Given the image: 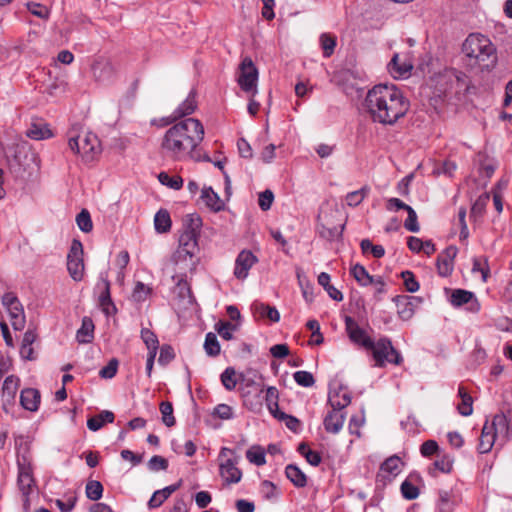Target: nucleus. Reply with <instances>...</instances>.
<instances>
[{
	"label": "nucleus",
	"mask_w": 512,
	"mask_h": 512,
	"mask_svg": "<svg viewBox=\"0 0 512 512\" xmlns=\"http://www.w3.org/2000/svg\"><path fill=\"white\" fill-rule=\"evenodd\" d=\"M203 124L196 118H185L169 127L161 140L162 154L174 161L200 160L196 149L204 139Z\"/></svg>",
	"instance_id": "nucleus-1"
},
{
	"label": "nucleus",
	"mask_w": 512,
	"mask_h": 512,
	"mask_svg": "<svg viewBox=\"0 0 512 512\" xmlns=\"http://www.w3.org/2000/svg\"><path fill=\"white\" fill-rule=\"evenodd\" d=\"M409 101L395 85L377 84L364 100V107L373 122L394 125L409 110Z\"/></svg>",
	"instance_id": "nucleus-2"
},
{
	"label": "nucleus",
	"mask_w": 512,
	"mask_h": 512,
	"mask_svg": "<svg viewBox=\"0 0 512 512\" xmlns=\"http://www.w3.org/2000/svg\"><path fill=\"white\" fill-rule=\"evenodd\" d=\"M68 147L85 164L96 161L102 153V146L98 136L90 131L77 135L70 132Z\"/></svg>",
	"instance_id": "nucleus-3"
},
{
	"label": "nucleus",
	"mask_w": 512,
	"mask_h": 512,
	"mask_svg": "<svg viewBox=\"0 0 512 512\" xmlns=\"http://www.w3.org/2000/svg\"><path fill=\"white\" fill-rule=\"evenodd\" d=\"M462 52L469 59L485 62L491 57L495 60L496 48L489 38L482 34H470L462 45Z\"/></svg>",
	"instance_id": "nucleus-4"
},
{
	"label": "nucleus",
	"mask_w": 512,
	"mask_h": 512,
	"mask_svg": "<svg viewBox=\"0 0 512 512\" xmlns=\"http://www.w3.org/2000/svg\"><path fill=\"white\" fill-rule=\"evenodd\" d=\"M508 430V422L504 414L495 415L490 423L486 421L478 444L479 453H488L498 437L507 436Z\"/></svg>",
	"instance_id": "nucleus-5"
},
{
	"label": "nucleus",
	"mask_w": 512,
	"mask_h": 512,
	"mask_svg": "<svg viewBox=\"0 0 512 512\" xmlns=\"http://www.w3.org/2000/svg\"><path fill=\"white\" fill-rule=\"evenodd\" d=\"M366 350L372 352L375 366L384 367L386 363L400 365L403 358L392 345V342L387 337H381L377 341H372V347H368Z\"/></svg>",
	"instance_id": "nucleus-6"
},
{
	"label": "nucleus",
	"mask_w": 512,
	"mask_h": 512,
	"mask_svg": "<svg viewBox=\"0 0 512 512\" xmlns=\"http://www.w3.org/2000/svg\"><path fill=\"white\" fill-rule=\"evenodd\" d=\"M218 461L220 476L226 484L230 485L240 482L242 472L237 467L239 456L232 449L222 447L218 455Z\"/></svg>",
	"instance_id": "nucleus-7"
},
{
	"label": "nucleus",
	"mask_w": 512,
	"mask_h": 512,
	"mask_svg": "<svg viewBox=\"0 0 512 512\" xmlns=\"http://www.w3.org/2000/svg\"><path fill=\"white\" fill-rule=\"evenodd\" d=\"M111 284L108 271H101L94 287V295L97 297V304L106 317L116 314L117 308L111 298Z\"/></svg>",
	"instance_id": "nucleus-8"
},
{
	"label": "nucleus",
	"mask_w": 512,
	"mask_h": 512,
	"mask_svg": "<svg viewBox=\"0 0 512 512\" xmlns=\"http://www.w3.org/2000/svg\"><path fill=\"white\" fill-rule=\"evenodd\" d=\"M67 270L70 277L80 282L84 278L85 265L83 260V245L79 240L74 239L67 255Z\"/></svg>",
	"instance_id": "nucleus-9"
},
{
	"label": "nucleus",
	"mask_w": 512,
	"mask_h": 512,
	"mask_svg": "<svg viewBox=\"0 0 512 512\" xmlns=\"http://www.w3.org/2000/svg\"><path fill=\"white\" fill-rule=\"evenodd\" d=\"M236 77L239 87L248 97L257 95L259 79L257 66H239Z\"/></svg>",
	"instance_id": "nucleus-10"
},
{
	"label": "nucleus",
	"mask_w": 512,
	"mask_h": 512,
	"mask_svg": "<svg viewBox=\"0 0 512 512\" xmlns=\"http://www.w3.org/2000/svg\"><path fill=\"white\" fill-rule=\"evenodd\" d=\"M336 67L337 69L331 72V81L341 86L346 93H348L349 89L356 88L357 80L361 79V73L348 66Z\"/></svg>",
	"instance_id": "nucleus-11"
},
{
	"label": "nucleus",
	"mask_w": 512,
	"mask_h": 512,
	"mask_svg": "<svg viewBox=\"0 0 512 512\" xmlns=\"http://www.w3.org/2000/svg\"><path fill=\"white\" fill-rule=\"evenodd\" d=\"M247 387L250 389L242 393L243 405L253 413H260L263 408L264 386L252 381Z\"/></svg>",
	"instance_id": "nucleus-12"
},
{
	"label": "nucleus",
	"mask_w": 512,
	"mask_h": 512,
	"mask_svg": "<svg viewBox=\"0 0 512 512\" xmlns=\"http://www.w3.org/2000/svg\"><path fill=\"white\" fill-rule=\"evenodd\" d=\"M345 330L350 341L356 345H359L365 349L372 347L373 339L366 333V331L359 326L357 321L350 317L345 316L344 318Z\"/></svg>",
	"instance_id": "nucleus-13"
},
{
	"label": "nucleus",
	"mask_w": 512,
	"mask_h": 512,
	"mask_svg": "<svg viewBox=\"0 0 512 512\" xmlns=\"http://www.w3.org/2000/svg\"><path fill=\"white\" fill-rule=\"evenodd\" d=\"M17 486L21 495L33 493L36 481L30 463L18 462Z\"/></svg>",
	"instance_id": "nucleus-14"
},
{
	"label": "nucleus",
	"mask_w": 512,
	"mask_h": 512,
	"mask_svg": "<svg viewBox=\"0 0 512 512\" xmlns=\"http://www.w3.org/2000/svg\"><path fill=\"white\" fill-rule=\"evenodd\" d=\"M257 257L250 250H242L236 257L233 274L238 280H245L249 270L257 263Z\"/></svg>",
	"instance_id": "nucleus-15"
},
{
	"label": "nucleus",
	"mask_w": 512,
	"mask_h": 512,
	"mask_svg": "<svg viewBox=\"0 0 512 512\" xmlns=\"http://www.w3.org/2000/svg\"><path fill=\"white\" fill-rule=\"evenodd\" d=\"M402 461L397 455L390 456L380 466L376 481L385 485L401 472Z\"/></svg>",
	"instance_id": "nucleus-16"
},
{
	"label": "nucleus",
	"mask_w": 512,
	"mask_h": 512,
	"mask_svg": "<svg viewBox=\"0 0 512 512\" xmlns=\"http://www.w3.org/2000/svg\"><path fill=\"white\" fill-rule=\"evenodd\" d=\"M450 303L454 307L467 305V310L470 312H478L480 310V304L474 293L464 289L453 290L450 296Z\"/></svg>",
	"instance_id": "nucleus-17"
},
{
	"label": "nucleus",
	"mask_w": 512,
	"mask_h": 512,
	"mask_svg": "<svg viewBox=\"0 0 512 512\" xmlns=\"http://www.w3.org/2000/svg\"><path fill=\"white\" fill-rule=\"evenodd\" d=\"M197 237L194 229H185L179 237L178 254L185 251L186 254L196 256L199 251Z\"/></svg>",
	"instance_id": "nucleus-18"
},
{
	"label": "nucleus",
	"mask_w": 512,
	"mask_h": 512,
	"mask_svg": "<svg viewBox=\"0 0 512 512\" xmlns=\"http://www.w3.org/2000/svg\"><path fill=\"white\" fill-rule=\"evenodd\" d=\"M346 413L343 410L333 409L327 413L323 425L328 433L337 434L343 428Z\"/></svg>",
	"instance_id": "nucleus-19"
},
{
	"label": "nucleus",
	"mask_w": 512,
	"mask_h": 512,
	"mask_svg": "<svg viewBox=\"0 0 512 512\" xmlns=\"http://www.w3.org/2000/svg\"><path fill=\"white\" fill-rule=\"evenodd\" d=\"M328 403L333 409L344 410L351 403L350 392L343 387L330 389Z\"/></svg>",
	"instance_id": "nucleus-20"
},
{
	"label": "nucleus",
	"mask_w": 512,
	"mask_h": 512,
	"mask_svg": "<svg viewBox=\"0 0 512 512\" xmlns=\"http://www.w3.org/2000/svg\"><path fill=\"white\" fill-rule=\"evenodd\" d=\"M26 135L33 140H45L53 136L49 125L42 119L33 120L26 130Z\"/></svg>",
	"instance_id": "nucleus-21"
},
{
	"label": "nucleus",
	"mask_w": 512,
	"mask_h": 512,
	"mask_svg": "<svg viewBox=\"0 0 512 512\" xmlns=\"http://www.w3.org/2000/svg\"><path fill=\"white\" fill-rule=\"evenodd\" d=\"M41 395L35 388H25L20 393V404L23 409L36 412L39 409Z\"/></svg>",
	"instance_id": "nucleus-22"
},
{
	"label": "nucleus",
	"mask_w": 512,
	"mask_h": 512,
	"mask_svg": "<svg viewBox=\"0 0 512 512\" xmlns=\"http://www.w3.org/2000/svg\"><path fill=\"white\" fill-rule=\"evenodd\" d=\"M19 385V377L15 375H9L5 378L2 386V400L4 409L7 403L11 404L14 402Z\"/></svg>",
	"instance_id": "nucleus-23"
},
{
	"label": "nucleus",
	"mask_w": 512,
	"mask_h": 512,
	"mask_svg": "<svg viewBox=\"0 0 512 512\" xmlns=\"http://www.w3.org/2000/svg\"><path fill=\"white\" fill-rule=\"evenodd\" d=\"M197 108L196 92L191 90L186 99L173 111L174 120L191 115Z\"/></svg>",
	"instance_id": "nucleus-24"
},
{
	"label": "nucleus",
	"mask_w": 512,
	"mask_h": 512,
	"mask_svg": "<svg viewBox=\"0 0 512 512\" xmlns=\"http://www.w3.org/2000/svg\"><path fill=\"white\" fill-rule=\"evenodd\" d=\"M279 391L275 386L264 387L263 404L265 403L269 413L275 418L281 411L279 409Z\"/></svg>",
	"instance_id": "nucleus-25"
},
{
	"label": "nucleus",
	"mask_w": 512,
	"mask_h": 512,
	"mask_svg": "<svg viewBox=\"0 0 512 512\" xmlns=\"http://www.w3.org/2000/svg\"><path fill=\"white\" fill-rule=\"evenodd\" d=\"M454 458L450 454L446 452H439L437 454V459L433 463V467L429 469V473L432 476H436L435 471H440L442 473H450L453 468Z\"/></svg>",
	"instance_id": "nucleus-26"
},
{
	"label": "nucleus",
	"mask_w": 512,
	"mask_h": 512,
	"mask_svg": "<svg viewBox=\"0 0 512 512\" xmlns=\"http://www.w3.org/2000/svg\"><path fill=\"white\" fill-rule=\"evenodd\" d=\"M172 262L178 268V271L193 270L197 264V257L195 255L186 254L185 251H181L178 254V250L172 255Z\"/></svg>",
	"instance_id": "nucleus-27"
},
{
	"label": "nucleus",
	"mask_w": 512,
	"mask_h": 512,
	"mask_svg": "<svg viewBox=\"0 0 512 512\" xmlns=\"http://www.w3.org/2000/svg\"><path fill=\"white\" fill-rule=\"evenodd\" d=\"M115 416L113 412L104 410L87 420V427L91 431L100 430L106 423H113Z\"/></svg>",
	"instance_id": "nucleus-28"
},
{
	"label": "nucleus",
	"mask_w": 512,
	"mask_h": 512,
	"mask_svg": "<svg viewBox=\"0 0 512 512\" xmlns=\"http://www.w3.org/2000/svg\"><path fill=\"white\" fill-rule=\"evenodd\" d=\"M172 221L169 212L166 209H160L154 216V228L158 234H164L170 231Z\"/></svg>",
	"instance_id": "nucleus-29"
},
{
	"label": "nucleus",
	"mask_w": 512,
	"mask_h": 512,
	"mask_svg": "<svg viewBox=\"0 0 512 512\" xmlns=\"http://www.w3.org/2000/svg\"><path fill=\"white\" fill-rule=\"evenodd\" d=\"M42 73L47 74L49 76V80L46 83V89L51 95H58L60 93H63L66 89V82L64 79L58 78V71H55L56 78L55 81L51 80L52 71L50 69H47L46 66L41 67Z\"/></svg>",
	"instance_id": "nucleus-30"
},
{
	"label": "nucleus",
	"mask_w": 512,
	"mask_h": 512,
	"mask_svg": "<svg viewBox=\"0 0 512 512\" xmlns=\"http://www.w3.org/2000/svg\"><path fill=\"white\" fill-rule=\"evenodd\" d=\"M396 306H397V313L398 316L404 320L407 321L411 319L414 315V306L411 300L408 297L405 296H397L394 299Z\"/></svg>",
	"instance_id": "nucleus-31"
},
{
	"label": "nucleus",
	"mask_w": 512,
	"mask_h": 512,
	"mask_svg": "<svg viewBox=\"0 0 512 512\" xmlns=\"http://www.w3.org/2000/svg\"><path fill=\"white\" fill-rule=\"evenodd\" d=\"M201 198L206 206L213 211H220L224 206L218 194L211 187H205L202 189Z\"/></svg>",
	"instance_id": "nucleus-32"
},
{
	"label": "nucleus",
	"mask_w": 512,
	"mask_h": 512,
	"mask_svg": "<svg viewBox=\"0 0 512 512\" xmlns=\"http://www.w3.org/2000/svg\"><path fill=\"white\" fill-rule=\"evenodd\" d=\"M94 324L91 318L84 317L76 338L79 343H89L93 339Z\"/></svg>",
	"instance_id": "nucleus-33"
},
{
	"label": "nucleus",
	"mask_w": 512,
	"mask_h": 512,
	"mask_svg": "<svg viewBox=\"0 0 512 512\" xmlns=\"http://www.w3.org/2000/svg\"><path fill=\"white\" fill-rule=\"evenodd\" d=\"M350 273L360 286L366 287L373 283L374 276L370 275L366 268L360 264H355Z\"/></svg>",
	"instance_id": "nucleus-34"
},
{
	"label": "nucleus",
	"mask_w": 512,
	"mask_h": 512,
	"mask_svg": "<svg viewBox=\"0 0 512 512\" xmlns=\"http://www.w3.org/2000/svg\"><path fill=\"white\" fill-rule=\"evenodd\" d=\"M285 474L296 487H304L307 484L306 475L296 465H287Z\"/></svg>",
	"instance_id": "nucleus-35"
},
{
	"label": "nucleus",
	"mask_w": 512,
	"mask_h": 512,
	"mask_svg": "<svg viewBox=\"0 0 512 512\" xmlns=\"http://www.w3.org/2000/svg\"><path fill=\"white\" fill-rule=\"evenodd\" d=\"M10 316L11 325L15 330H22L25 326V315L24 310L19 303L16 306L11 307L7 310Z\"/></svg>",
	"instance_id": "nucleus-36"
},
{
	"label": "nucleus",
	"mask_w": 512,
	"mask_h": 512,
	"mask_svg": "<svg viewBox=\"0 0 512 512\" xmlns=\"http://www.w3.org/2000/svg\"><path fill=\"white\" fill-rule=\"evenodd\" d=\"M458 395L461 398V403L458 404V411L462 416H469L473 412L472 397L467 393L464 387L458 388Z\"/></svg>",
	"instance_id": "nucleus-37"
},
{
	"label": "nucleus",
	"mask_w": 512,
	"mask_h": 512,
	"mask_svg": "<svg viewBox=\"0 0 512 512\" xmlns=\"http://www.w3.org/2000/svg\"><path fill=\"white\" fill-rule=\"evenodd\" d=\"M246 458L250 463L256 466H263L266 463L265 451L259 445L249 448L246 451Z\"/></svg>",
	"instance_id": "nucleus-38"
},
{
	"label": "nucleus",
	"mask_w": 512,
	"mask_h": 512,
	"mask_svg": "<svg viewBox=\"0 0 512 512\" xmlns=\"http://www.w3.org/2000/svg\"><path fill=\"white\" fill-rule=\"evenodd\" d=\"M297 451L306 459V461L312 466H318L322 457L319 452L311 450L306 443H300Z\"/></svg>",
	"instance_id": "nucleus-39"
},
{
	"label": "nucleus",
	"mask_w": 512,
	"mask_h": 512,
	"mask_svg": "<svg viewBox=\"0 0 512 512\" xmlns=\"http://www.w3.org/2000/svg\"><path fill=\"white\" fill-rule=\"evenodd\" d=\"M452 251V256H455L456 249L450 248L447 250V253H450ZM452 259L450 254H448L446 257L439 256L437 259V270L439 275L446 277L452 272Z\"/></svg>",
	"instance_id": "nucleus-40"
},
{
	"label": "nucleus",
	"mask_w": 512,
	"mask_h": 512,
	"mask_svg": "<svg viewBox=\"0 0 512 512\" xmlns=\"http://www.w3.org/2000/svg\"><path fill=\"white\" fill-rule=\"evenodd\" d=\"M186 271H178L172 276V281L179 289V295L181 297L191 296V289L186 280Z\"/></svg>",
	"instance_id": "nucleus-41"
},
{
	"label": "nucleus",
	"mask_w": 512,
	"mask_h": 512,
	"mask_svg": "<svg viewBox=\"0 0 512 512\" xmlns=\"http://www.w3.org/2000/svg\"><path fill=\"white\" fill-rule=\"evenodd\" d=\"M369 192L370 188L368 186H364L359 190L349 192L346 195L347 205L351 207L358 206L368 196Z\"/></svg>",
	"instance_id": "nucleus-42"
},
{
	"label": "nucleus",
	"mask_w": 512,
	"mask_h": 512,
	"mask_svg": "<svg viewBox=\"0 0 512 512\" xmlns=\"http://www.w3.org/2000/svg\"><path fill=\"white\" fill-rule=\"evenodd\" d=\"M254 309L261 317H266L272 322H278L280 320L279 311L275 307L263 303H255Z\"/></svg>",
	"instance_id": "nucleus-43"
},
{
	"label": "nucleus",
	"mask_w": 512,
	"mask_h": 512,
	"mask_svg": "<svg viewBox=\"0 0 512 512\" xmlns=\"http://www.w3.org/2000/svg\"><path fill=\"white\" fill-rule=\"evenodd\" d=\"M336 36L330 33H323L320 36V45L323 50V55L329 57L333 54L336 46Z\"/></svg>",
	"instance_id": "nucleus-44"
},
{
	"label": "nucleus",
	"mask_w": 512,
	"mask_h": 512,
	"mask_svg": "<svg viewBox=\"0 0 512 512\" xmlns=\"http://www.w3.org/2000/svg\"><path fill=\"white\" fill-rule=\"evenodd\" d=\"M204 349L207 355L215 357L220 353V344L217 340V336L209 332L205 336Z\"/></svg>",
	"instance_id": "nucleus-45"
},
{
	"label": "nucleus",
	"mask_w": 512,
	"mask_h": 512,
	"mask_svg": "<svg viewBox=\"0 0 512 512\" xmlns=\"http://www.w3.org/2000/svg\"><path fill=\"white\" fill-rule=\"evenodd\" d=\"M221 383L226 390L232 391L236 388V371L233 367H227L220 376Z\"/></svg>",
	"instance_id": "nucleus-46"
},
{
	"label": "nucleus",
	"mask_w": 512,
	"mask_h": 512,
	"mask_svg": "<svg viewBox=\"0 0 512 512\" xmlns=\"http://www.w3.org/2000/svg\"><path fill=\"white\" fill-rule=\"evenodd\" d=\"M159 409H160L161 416H162V422L167 427L174 426L175 423H176V420H175V417L173 415L172 403L168 402V401H163V402L160 403Z\"/></svg>",
	"instance_id": "nucleus-47"
},
{
	"label": "nucleus",
	"mask_w": 512,
	"mask_h": 512,
	"mask_svg": "<svg viewBox=\"0 0 512 512\" xmlns=\"http://www.w3.org/2000/svg\"><path fill=\"white\" fill-rule=\"evenodd\" d=\"M438 509L440 512H452L454 502L452 493L446 490L439 491Z\"/></svg>",
	"instance_id": "nucleus-48"
},
{
	"label": "nucleus",
	"mask_w": 512,
	"mask_h": 512,
	"mask_svg": "<svg viewBox=\"0 0 512 512\" xmlns=\"http://www.w3.org/2000/svg\"><path fill=\"white\" fill-rule=\"evenodd\" d=\"M103 495V486L99 481L92 480L86 485V496L92 501L99 500Z\"/></svg>",
	"instance_id": "nucleus-49"
},
{
	"label": "nucleus",
	"mask_w": 512,
	"mask_h": 512,
	"mask_svg": "<svg viewBox=\"0 0 512 512\" xmlns=\"http://www.w3.org/2000/svg\"><path fill=\"white\" fill-rule=\"evenodd\" d=\"M158 179L161 184L175 190H178L183 186V179L180 176H170L165 172H161Z\"/></svg>",
	"instance_id": "nucleus-50"
},
{
	"label": "nucleus",
	"mask_w": 512,
	"mask_h": 512,
	"mask_svg": "<svg viewBox=\"0 0 512 512\" xmlns=\"http://www.w3.org/2000/svg\"><path fill=\"white\" fill-rule=\"evenodd\" d=\"M414 66H388L390 75L396 80L408 79L412 75Z\"/></svg>",
	"instance_id": "nucleus-51"
},
{
	"label": "nucleus",
	"mask_w": 512,
	"mask_h": 512,
	"mask_svg": "<svg viewBox=\"0 0 512 512\" xmlns=\"http://www.w3.org/2000/svg\"><path fill=\"white\" fill-rule=\"evenodd\" d=\"M400 490L402 496L407 500H414L419 496L418 487L409 479H406L402 482Z\"/></svg>",
	"instance_id": "nucleus-52"
},
{
	"label": "nucleus",
	"mask_w": 512,
	"mask_h": 512,
	"mask_svg": "<svg viewBox=\"0 0 512 512\" xmlns=\"http://www.w3.org/2000/svg\"><path fill=\"white\" fill-rule=\"evenodd\" d=\"M294 381L302 387H311L315 383L314 376L311 372L300 370L293 374Z\"/></svg>",
	"instance_id": "nucleus-53"
},
{
	"label": "nucleus",
	"mask_w": 512,
	"mask_h": 512,
	"mask_svg": "<svg viewBox=\"0 0 512 512\" xmlns=\"http://www.w3.org/2000/svg\"><path fill=\"white\" fill-rule=\"evenodd\" d=\"M473 273H480L482 280L485 282L489 275V267L487 263V259L484 257H476L473 259L472 266Z\"/></svg>",
	"instance_id": "nucleus-54"
},
{
	"label": "nucleus",
	"mask_w": 512,
	"mask_h": 512,
	"mask_svg": "<svg viewBox=\"0 0 512 512\" xmlns=\"http://www.w3.org/2000/svg\"><path fill=\"white\" fill-rule=\"evenodd\" d=\"M76 223L82 232L88 233L92 230L93 224L90 213L83 209L76 217Z\"/></svg>",
	"instance_id": "nucleus-55"
},
{
	"label": "nucleus",
	"mask_w": 512,
	"mask_h": 512,
	"mask_svg": "<svg viewBox=\"0 0 512 512\" xmlns=\"http://www.w3.org/2000/svg\"><path fill=\"white\" fill-rule=\"evenodd\" d=\"M175 358V352L171 345L164 344L160 347L158 363L162 366L168 365Z\"/></svg>",
	"instance_id": "nucleus-56"
},
{
	"label": "nucleus",
	"mask_w": 512,
	"mask_h": 512,
	"mask_svg": "<svg viewBox=\"0 0 512 512\" xmlns=\"http://www.w3.org/2000/svg\"><path fill=\"white\" fill-rule=\"evenodd\" d=\"M213 415L221 420H230L234 418V411L231 406L221 403L214 407Z\"/></svg>",
	"instance_id": "nucleus-57"
},
{
	"label": "nucleus",
	"mask_w": 512,
	"mask_h": 512,
	"mask_svg": "<svg viewBox=\"0 0 512 512\" xmlns=\"http://www.w3.org/2000/svg\"><path fill=\"white\" fill-rule=\"evenodd\" d=\"M140 337L144 342L146 348H155L159 347V340L157 335L148 328H142L140 332Z\"/></svg>",
	"instance_id": "nucleus-58"
},
{
	"label": "nucleus",
	"mask_w": 512,
	"mask_h": 512,
	"mask_svg": "<svg viewBox=\"0 0 512 512\" xmlns=\"http://www.w3.org/2000/svg\"><path fill=\"white\" fill-rule=\"evenodd\" d=\"M406 211H407L408 216L404 222L405 228L410 232H414V233L419 232L420 226L418 223V217H417L415 210L410 206V207H408V209Z\"/></svg>",
	"instance_id": "nucleus-59"
},
{
	"label": "nucleus",
	"mask_w": 512,
	"mask_h": 512,
	"mask_svg": "<svg viewBox=\"0 0 512 512\" xmlns=\"http://www.w3.org/2000/svg\"><path fill=\"white\" fill-rule=\"evenodd\" d=\"M401 277L408 292L414 293L419 290V282L416 280L414 274L411 271H403L401 273Z\"/></svg>",
	"instance_id": "nucleus-60"
},
{
	"label": "nucleus",
	"mask_w": 512,
	"mask_h": 512,
	"mask_svg": "<svg viewBox=\"0 0 512 512\" xmlns=\"http://www.w3.org/2000/svg\"><path fill=\"white\" fill-rule=\"evenodd\" d=\"M151 290L142 282H137L132 292V298L136 302H143L147 299Z\"/></svg>",
	"instance_id": "nucleus-61"
},
{
	"label": "nucleus",
	"mask_w": 512,
	"mask_h": 512,
	"mask_svg": "<svg viewBox=\"0 0 512 512\" xmlns=\"http://www.w3.org/2000/svg\"><path fill=\"white\" fill-rule=\"evenodd\" d=\"M215 329L223 339L231 340L233 338L232 332L236 329V326L230 322L220 321L216 324Z\"/></svg>",
	"instance_id": "nucleus-62"
},
{
	"label": "nucleus",
	"mask_w": 512,
	"mask_h": 512,
	"mask_svg": "<svg viewBox=\"0 0 512 512\" xmlns=\"http://www.w3.org/2000/svg\"><path fill=\"white\" fill-rule=\"evenodd\" d=\"M118 370V360L111 359L106 366L100 369L99 376L104 379H112Z\"/></svg>",
	"instance_id": "nucleus-63"
},
{
	"label": "nucleus",
	"mask_w": 512,
	"mask_h": 512,
	"mask_svg": "<svg viewBox=\"0 0 512 512\" xmlns=\"http://www.w3.org/2000/svg\"><path fill=\"white\" fill-rule=\"evenodd\" d=\"M168 467V461L159 455L152 456L148 461V468L151 471L158 472L161 470H166Z\"/></svg>",
	"instance_id": "nucleus-64"
}]
</instances>
